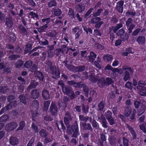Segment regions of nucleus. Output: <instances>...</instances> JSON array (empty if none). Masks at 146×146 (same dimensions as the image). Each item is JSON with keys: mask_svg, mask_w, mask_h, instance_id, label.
I'll return each instance as SVG.
<instances>
[{"mask_svg": "<svg viewBox=\"0 0 146 146\" xmlns=\"http://www.w3.org/2000/svg\"><path fill=\"white\" fill-rule=\"evenodd\" d=\"M123 146H129V140L125 137L123 138Z\"/></svg>", "mask_w": 146, "mask_h": 146, "instance_id": "obj_60", "label": "nucleus"}, {"mask_svg": "<svg viewBox=\"0 0 146 146\" xmlns=\"http://www.w3.org/2000/svg\"><path fill=\"white\" fill-rule=\"evenodd\" d=\"M103 59L106 62L110 61L113 60V56L111 54H107L104 56Z\"/></svg>", "mask_w": 146, "mask_h": 146, "instance_id": "obj_39", "label": "nucleus"}, {"mask_svg": "<svg viewBox=\"0 0 146 146\" xmlns=\"http://www.w3.org/2000/svg\"><path fill=\"white\" fill-rule=\"evenodd\" d=\"M31 106L34 111H36L38 109V101L36 100H34L32 102Z\"/></svg>", "mask_w": 146, "mask_h": 146, "instance_id": "obj_32", "label": "nucleus"}, {"mask_svg": "<svg viewBox=\"0 0 146 146\" xmlns=\"http://www.w3.org/2000/svg\"><path fill=\"white\" fill-rule=\"evenodd\" d=\"M42 96L43 98L45 100H48L50 99L49 91L46 90H43L42 92Z\"/></svg>", "mask_w": 146, "mask_h": 146, "instance_id": "obj_30", "label": "nucleus"}, {"mask_svg": "<svg viewBox=\"0 0 146 146\" xmlns=\"http://www.w3.org/2000/svg\"><path fill=\"white\" fill-rule=\"evenodd\" d=\"M94 8H90L86 12L84 15L83 17L85 19H86L89 16L90 14L92 13Z\"/></svg>", "mask_w": 146, "mask_h": 146, "instance_id": "obj_51", "label": "nucleus"}, {"mask_svg": "<svg viewBox=\"0 0 146 146\" xmlns=\"http://www.w3.org/2000/svg\"><path fill=\"white\" fill-rule=\"evenodd\" d=\"M98 29H96L94 30V35L95 36H102V33L101 32L100 30Z\"/></svg>", "mask_w": 146, "mask_h": 146, "instance_id": "obj_64", "label": "nucleus"}, {"mask_svg": "<svg viewBox=\"0 0 146 146\" xmlns=\"http://www.w3.org/2000/svg\"><path fill=\"white\" fill-rule=\"evenodd\" d=\"M19 98L20 100V102L25 105L27 104L26 101V97L23 94H21L19 96Z\"/></svg>", "mask_w": 146, "mask_h": 146, "instance_id": "obj_43", "label": "nucleus"}, {"mask_svg": "<svg viewBox=\"0 0 146 146\" xmlns=\"http://www.w3.org/2000/svg\"><path fill=\"white\" fill-rule=\"evenodd\" d=\"M89 80L94 82H96L98 81V78L96 77L95 75H93L92 74H91L89 75Z\"/></svg>", "mask_w": 146, "mask_h": 146, "instance_id": "obj_56", "label": "nucleus"}, {"mask_svg": "<svg viewBox=\"0 0 146 146\" xmlns=\"http://www.w3.org/2000/svg\"><path fill=\"white\" fill-rule=\"evenodd\" d=\"M33 64V62L31 61H29L25 62L24 65L25 67L27 68H30Z\"/></svg>", "mask_w": 146, "mask_h": 146, "instance_id": "obj_58", "label": "nucleus"}, {"mask_svg": "<svg viewBox=\"0 0 146 146\" xmlns=\"http://www.w3.org/2000/svg\"><path fill=\"white\" fill-rule=\"evenodd\" d=\"M112 113L109 110H108L105 113V115L107 119H109L112 117Z\"/></svg>", "mask_w": 146, "mask_h": 146, "instance_id": "obj_59", "label": "nucleus"}, {"mask_svg": "<svg viewBox=\"0 0 146 146\" xmlns=\"http://www.w3.org/2000/svg\"><path fill=\"white\" fill-rule=\"evenodd\" d=\"M75 70L77 72H80L84 71L85 69V66L84 65L75 66Z\"/></svg>", "mask_w": 146, "mask_h": 146, "instance_id": "obj_37", "label": "nucleus"}, {"mask_svg": "<svg viewBox=\"0 0 146 146\" xmlns=\"http://www.w3.org/2000/svg\"><path fill=\"white\" fill-rule=\"evenodd\" d=\"M48 111L53 116H56L57 114L58 108L55 102H52Z\"/></svg>", "mask_w": 146, "mask_h": 146, "instance_id": "obj_8", "label": "nucleus"}, {"mask_svg": "<svg viewBox=\"0 0 146 146\" xmlns=\"http://www.w3.org/2000/svg\"><path fill=\"white\" fill-rule=\"evenodd\" d=\"M126 127L128 128L130 133L131 134L133 139L135 140L137 139V135L136 131L133 128L128 124H126Z\"/></svg>", "mask_w": 146, "mask_h": 146, "instance_id": "obj_18", "label": "nucleus"}, {"mask_svg": "<svg viewBox=\"0 0 146 146\" xmlns=\"http://www.w3.org/2000/svg\"><path fill=\"white\" fill-rule=\"evenodd\" d=\"M45 34L47 37L48 36L50 38V39L52 41L53 40L54 41L56 40L57 42V40L56 39L57 33L55 31H52L51 32Z\"/></svg>", "mask_w": 146, "mask_h": 146, "instance_id": "obj_15", "label": "nucleus"}, {"mask_svg": "<svg viewBox=\"0 0 146 146\" xmlns=\"http://www.w3.org/2000/svg\"><path fill=\"white\" fill-rule=\"evenodd\" d=\"M124 1L123 0H120L116 3L115 8L117 10L118 13H122L123 11V6Z\"/></svg>", "mask_w": 146, "mask_h": 146, "instance_id": "obj_11", "label": "nucleus"}, {"mask_svg": "<svg viewBox=\"0 0 146 146\" xmlns=\"http://www.w3.org/2000/svg\"><path fill=\"white\" fill-rule=\"evenodd\" d=\"M125 86L126 88L131 90L133 88L132 82L129 81L126 83Z\"/></svg>", "mask_w": 146, "mask_h": 146, "instance_id": "obj_45", "label": "nucleus"}, {"mask_svg": "<svg viewBox=\"0 0 146 146\" xmlns=\"http://www.w3.org/2000/svg\"><path fill=\"white\" fill-rule=\"evenodd\" d=\"M98 119L103 127L106 128L108 127V123H107L105 117L104 116L101 115L100 117H99Z\"/></svg>", "mask_w": 146, "mask_h": 146, "instance_id": "obj_20", "label": "nucleus"}, {"mask_svg": "<svg viewBox=\"0 0 146 146\" xmlns=\"http://www.w3.org/2000/svg\"><path fill=\"white\" fill-rule=\"evenodd\" d=\"M19 140L16 137H11L9 139L10 144L13 146L17 145L19 143Z\"/></svg>", "mask_w": 146, "mask_h": 146, "instance_id": "obj_24", "label": "nucleus"}, {"mask_svg": "<svg viewBox=\"0 0 146 146\" xmlns=\"http://www.w3.org/2000/svg\"><path fill=\"white\" fill-rule=\"evenodd\" d=\"M141 31V29L140 28H137L135 30H134L133 32L131 33H132L131 35L133 36H136Z\"/></svg>", "mask_w": 146, "mask_h": 146, "instance_id": "obj_62", "label": "nucleus"}, {"mask_svg": "<svg viewBox=\"0 0 146 146\" xmlns=\"http://www.w3.org/2000/svg\"><path fill=\"white\" fill-rule=\"evenodd\" d=\"M48 132L44 129H42L39 132V134L40 137L42 138L46 137L48 135Z\"/></svg>", "mask_w": 146, "mask_h": 146, "instance_id": "obj_31", "label": "nucleus"}, {"mask_svg": "<svg viewBox=\"0 0 146 146\" xmlns=\"http://www.w3.org/2000/svg\"><path fill=\"white\" fill-rule=\"evenodd\" d=\"M105 80L106 86H108L114 83L112 79L110 78H107Z\"/></svg>", "mask_w": 146, "mask_h": 146, "instance_id": "obj_50", "label": "nucleus"}, {"mask_svg": "<svg viewBox=\"0 0 146 146\" xmlns=\"http://www.w3.org/2000/svg\"><path fill=\"white\" fill-rule=\"evenodd\" d=\"M6 5L7 9H8V11L13 10L15 8V4L11 2L8 3Z\"/></svg>", "mask_w": 146, "mask_h": 146, "instance_id": "obj_52", "label": "nucleus"}, {"mask_svg": "<svg viewBox=\"0 0 146 146\" xmlns=\"http://www.w3.org/2000/svg\"><path fill=\"white\" fill-rule=\"evenodd\" d=\"M82 90L84 92V94L85 96L87 97H88L89 94V87L88 86L85 84V86H84L82 87Z\"/></svg>", "mask_w": 146, "mask_h": 146, "instance_id": "obj_36", "label": "nucleus"}, {"mask_svg": "<svg viewBox=\"0 0 146 146\" xmlns=\"http://www.w3.org/2000/svg\"><path fill=\"white\" fill-rule=\"evenodd\" d=\"M76 8L78 10V12L80 13L83 12L85 10V6L84 4L80 3L78 4Z\"/></svg>", "mask_w": 146, "mask_h": 146, "instance_id": "obj_28", "label": "nucleus"}, {"mask_svg": "<svg viewBox=\"0 0 146 146\" xmlns=\"http://www.w3.org/2000/svg\"><path fill=\"white\" fill-rule=\"evenodd\" d=\"M89 107L88 105L82 104H81L82 112L83 114H86L89 112Z\"/></svg>", "mask_w": 146, "mask_h": 146, "instance_id": "obj_23", "label": "nucleus"}, {"mask_svg": "<svg viewBox=\"0 0 146 146\" xmlns=\"http://www.w3.org/2000/svg\"><path fill=\"white\" fill-rule=\"evenodd\" d=\"M97 82L98 86L100 88H103L106 86V80L104 78L98 79Z\"/></svg>", "mask_w": 146, "mask_h": 146, "instance_id": "obj_25", "label": "nucleus"}, {"mask_svg": "<svg viewBox=\"0 0 146 146\" xmlns=\"http://www.w3.org/2000/svg\"><path fill=\"white\" fill-rule=\"evenodd\" d=\"M48 37L46 36L45 34L41 36V40L39 41L40 45L43 46H48L49 42L48 40Z\"/></svg>", "mask_w": 146, "mask_h": 146, "instance_id": "obj_10", "label": "nucleus"}, {"mask_svg": "<svg viewBox=\"0 0 146 146\" xmlns=\"http://www.w3.org/2000/svg\"><path fill=\"white\" fill-rule=\"evenodd\" d=\"M76 82L75 80L68 81L67 82V84L75 88Z\"/></svg>", "mask_w": 146, "mask_h": 146, "instance_id": "obj_63", "label": "nucleus"}, {"mask_svg": "<svg viewBox=\"0 0 146 146\" xmlns=\"http://www.w3.org/2000/svg\"><path fill=\"white\" fill-rule=\"evenodd\" d=\"M100 138L101 140H99V143L98 144V146H103V143L106 140V136L103 133L100 134Z\"/></svg>", "mask_w": 146, "mask_h": 146, "instance_id": "obj_22", "label": "nucleus"}, {"mask_svg": "<svg viewBox=\"0 0 146 146\" xmlns=\"http://www.w3.org/2000/svg\"><path fill=\"white\" fill-rule=\"evenodd\" d=\"M85 83L82 82H76L75 88H82L84 86H85Z\"/></svg>", "mask_w": 146, "mask_h": 146, "instance_id": "obj_55", "label": "nucleus"}, {"mask_svg": "<svg viewBox=\"0 0 146 146\" xmlns=\"http://www.w3.org/2000/svg\"><path fill=\"white\" fill-rule=\"evenodd\" d=\"M28 15L31 16V18L33 19L35 18L37 19L38 18V15L36 13L33 12V11H31L28 13Z\"/></svg>", "mask_w": 146, "mask_h": 146, "instance_id": "obj_44", "label": "nucleus"}, {"mask_svg": "<svg viewBox=\"0 0 146 146\" xmlns=\"http://www.w3.org/2000/svg\"><path fill=\"white\" fill-rule=\"evenodd\" d=\"M20 57V56L19 55L13 54L9 56V59L10 60L14 61L17 60V58H19Z\"/></svg>", "mask_w": 146, "mask_h": 146, "instance_id": "obj_46", "label": "nucleus"}, {"mask_svg": "<svg viewBox=\"0 0 146 146\" xmlns=\"http://www.w3.org/2000/svg\"><path fill=\"white\" fill-rule=\"evenodd\" d=\"M136 41L139 44L143 45L145 43V38L144 36H139L137 38Z\"/></svg>", "mask_w": 146, "mask_h": 146, "instance_id": "obj_27", "label": "nucleus"}, {"mask_svg": "<svg viewBox=\"0 0 146 146\" xmlns=\"http://www.w3.org/2000/svg\"><path fill=\"white\" fill-rule=\"evenodd\" d=\"M19 33L22 36H24L27 35V31L26 29L22 25L19 24L18 26Z\"/></svg>", "mask_w": 146, "mask_h": 146, "instance_id": "obj_16", "label": "nucleus"}, {"mask_svg": "<svg viewBox=\"0 0 146 146\" xmlns=\"http://www.w3.org/2000/svg\"><path fill=\"white\" fill-rule=\"evenodd\" d=\"M103 11V9L102 8L98 9L96 12H93L91 15V16L92 15L91 23L92 24L95 25L94 27L96 29L100 28L104 24L103 21H101V18L99 16L101 15H102L103 17L106 16L109 13L108 10L106 9L102 13Z\"/></svg>", "mask_w": 146, "mask_h": 146, "instance_id": "obj_1", "label": "nucleus"}, {"mask_svg": "<svg viewBox=\"0 0 146 146\" xmlns=\"http://www.w3.org/2000/svg\"><path fill=\"white\" fill-rule=\"evenodd\" d=\"M121 70V68L120 69L119 73L122 74L123 73V71H125L123 75V79L125 82H126L130 79V75L133 74V71L131 67L127 65L123 66Z\"/></svg>", "mask_w": 146, "mask_h": 146, "instance_id": "obj_3", "label": "nucleus"}, {"mask_svg": "<svg viewBox=\"0 0 146 146\" xmlns=\"http://www.w3.org/2000/svg\"><path fill=\"white\" fill-rule=\"evenodd\" d=\"M133 20L131 18H128L125 22V24L127 28L128 31V33L131 34L132 32V30L135 27V25L133 23Z\"/></svg>", "mask_w": 146, "mask_h": 146, "instance_id": "obj_6", "label": "nucleus"}, {"mask_svg": "<svg viewBox=\"0 0 146 146\" xmlns=\"http://www.w3.org/2000/svg\"><path fill=\"white\" fill-rule=\"evenodd\" d=\"M25 125V123L24 121H21L19 123V126L17 129V131L19 130H23Z\"/></svg>", "mask_w": 146, "mask_h": 146, "instance_id": "obj_41", "label": "nucleus"}, {"mask_svg": "<svg viewBox=\"0 0 146 146\" xmlns=\"http://www.w3.org/2000/svg\"><path fill=\"white\" fill-rule=\"evenodd\" d=\"M80 126L82 127L84 130H87L92 131H93V128L91 124L89 123H87L85 122H80Z\"/></svg>", "mask_w": 146, "mask_h": 146, "instance_id": "obj_12", "label": "nucleus"}, {"mask_svg": "<svg viewBox=\"0 0 146 146\" xmlns=\"http://www.w3.org/2000/svg\"><path fill=\"white\" fill-rule=\"evenodd\" d=\"M32 130L35 133H37L38 131V127L34 122H33L31 125Z\"/></svg>", "mask_w": 146, "mask_h": 146, "instance_id": "obj_40", "label": "nucleus"}, {"mask_svg": "<svg viewBox=\"0 0 146 146\" xmlns=\"http://www.w3.org/2000/svg\"><path fill=\"white\" fill-rule=\"evenodd\" d=\"M7 38L10 43H14L16 39V37L14 33L12 34L11 35H8Z\"/></svg>", "mask_w": 146, "mask_h": 146, "instance_id": "obj_33", "label": "nucleus"}, {"mask_svg": "<svg viewBox=\"0 0 146 146\" xmlns=\"http://www.w3.org/2000/svg\"><path fill=\"white\" fill-rule=\"evenodd\" d=\"M8 89L5 86H0V93L2 94H5Z\"/></svg>", "mask_w": 146, "mask_h": 146, "instance_id": "obj_54", "label": "nucleus"}, {"mask_svg": "<svg viewBox=\"0 0 146 146\" xmlns=\"http://www.w3.org/2000/svg\"><path fill=\"white\" fill-rule=\"evenodd\" d=\"M63 90L62 91L65 94L73 98H75V95L74 92L70 86H65Z\"/></svg>", "mask_w": 146, "mask_h": 146, "instance_id": "obj_9", "label": "nucleus"}, {"mask_svg": "<svg viewBox=\"0 0 146 146\" xmlns=\"http://www.w3.org/2000/svg\"><path fill=\"white\" fill-rule=\"evenodd\" d=\"M69 17L72 19H75L74 14V10L72 8H69L68 12Z\"/></svg>", "mask_w": 146, "mask_h": 146, "instance_id": "obj_38", "label": "nucleus"}, {"mask_svg": "<svg viewBox=\"0 0 146 146\" xmlns=\"http://www.w3.org/2000/svg\"><path fill=\"white\" fill-rule=\"evenodd\" d=\"M32 46L33 45L29 43H28L26 45L25 50L26 54L28 53L31 49Z\"/></svg>", "mask_w": 146, "mask_h": 146, "instance_id": "obj_48", "label": "nucleus"}, {"mask_svg": "<svg viewBox=\"0 0 146 146\" xmlns=\"http://www.w3.org/2000/svg\"><path fill=\"white\" fill-rule=\"evenodd\" d=\"M48 5L49 7L56 6L57 5V2L55 0H51L48 2Z\"/></svg>", "mask_w": 146, "mask_h": 146, "instance_id": "obj_61", "label": "nucleus"}, {"mask_svg": "<svg viewBox=\"0 0 146 146\" xmlns=\"http://www.w3.org/2000/svg\"><path fill=\"white\" fill-rule=\"evenodd\" d=\"M132 109L130 107H127L125 109L124 115L125 117H128L131 114Z\"/></svg>", "mask_w": 146, "mask_h": 146, "instance_id": "obj_29", "label": "nucleus"}, {"mask_svg": "<svg viewBox=\"0 0 146 146\" xmlns=\"http://www.w3.org/2000/svg\"><path fill=\"white\" fill-rule=\"evenodd\" d=\"M35 75L36 79L40 81H42L44 80V76L43 74L40 71L37 70L35 72Z\"/></svg>", "mask_w": 146, "mask_h": 146, "instance_id": "obj_19", "label": "nucleus"}, {"mask_svg": "<svg viewBox=\"0 0 146 146\" xmlns=\"http://www.w3.org/2000/svg\"><path fill=\"white\" fill-rule=\"evenodd\" d=\"M52 11L55 16L58 17L60 16L62 13V11L58 8H53Z\"/></svg>", "mask_w": 146, "mask_h": 146, "instance_id": "obj_34", "label": "nucleus"}, {"mask_svg": "<svg viewBox=\"0 0 146 146\" xmlns=\"http://www.w3.org/2000/svg\"><path fill=\"white\" fill-rule=\"evenodd\" d=\"M40 92L37 89H34L33 90L31 93V98L34 99L38 98L39 97Z\"/></svg>", "mask_w": 146, "mask_h": 146, "instance_id": "obj_17", "label": "nucleus"}, {"mask_svg": "<svg viewBox=\"0 0 146 146\" xmlns=\"http://www.w3.org/2000/svg\"><path fill=\"white\" fill-rule=\"evenodd\" d=\"M135 108L137 109V113L138 115H141L145 112L146 106L143 104L140 101L135 100L134 102Z\"/></svg>", "mask_w": 146, "mask_h": 146, "instance_id": "obj_4", "label": "nucleus"}, {"mask_svg": "<svg viewBox=\"0 0 146 146\" xmlns=\"http://www.w3.org/2000/svg\"><path fill=\"white\" fill-rule=\"evenodd\" d=\"M8 17H6L5 21V25L8 29L11 28L13 26V23L12 17L10 13H9Z\"/></svg>", "mask_w": 146, "mask_h": 146, "instance_id": "obj_7", "label": "nucleus"}, {"mask_svg": "<svg viewBox=\"0 0 146 146\" xmlns=\"http://www.w3.org/2000/svg\"><path fill=\"white\" fill-rule=\"evenodd\" d=\"M79 117L80 120L84 121L83 122L86 123L88 120V116H84L83 115H80Z\"/></svg>", "mask_w": 146, "mask_h": 146, "instance_id": "obj_49", "label": "nucleus"}, {"mask_svg": "<svg viewBox=\"0 0 146 146\" xmlns=\"http://www.w3.org/2000/svg\"><path fill=\"white\" fill-rule=\"evenodd\" d=\"M143 82L141 81H139V84L138 86L140 88V90L139 93L140 95L142 96H146V88L144 86H139V84L143 85V86L145 85V84L142 83Z\"/></svg>", "mask_w": 146, "mask_h": 146, "instance_id": "obj_14", "label": "nucleus"}, {"mask_svg": "<svg viewBox=\"0 0 146 146\" xmlns=\"http://www.w3.org/2000/svg\"><path fill=\"white\" fill-rule=\"evenodd\" d=\"M66 127L68 133L70 135H72V137L77 138L80 135L78 125L77 122H75L73 124L69 125L68 126Z\"/></svg>", "mask_w": 146, "mask_h": 146, "instance_id": "obj_2", "label": "nucleus"}, {"mask_svg": "<svg viewBox=\"0 0 146 146\" xmlns=\"http://www.w3.org/2000/svg\"><path fill=\"white\" fill-rule=\"evenodd\" d=\"M47 24H45L39 28H36L37 29L39 33L44 32L48 27Z\"/></svg>", "mask_w": 146, "mask_h": 146, "instance_id": "obj_35", "label": "nucleus"}, {"mask_svg": "<svg viewBox=\"0 0 146 146\" xmlns=\"http://www.w3.org/2000/svg\"><path fill=\"white\" fill-rule=\"evenodd\" d=\"M24 64V62L20 60H18L16 62L15 65L17 68H19L21 67Z\"/></svg>", "mask_w": 146, "mask_h": 146, "instance_id": "obj_47", "label": "nucleus"}, {"mask_svg": "<svg viewBox=\"0 0 146 146\" xmlns=\"http://www.w3.org/2000/svg\"><path fill=\"white\" fill-rule=\"evenodd\" d=\"M52 44L50 45H48L47 46L48 48L47 54L48 57L49 58H52L55 54V50L54 47L56 45L57 42L56 40L54 41L51 42Z\"/></svg>", "mask_w": 146, "mask_h": 146, "instance_id": "obj_5", "label": "nucleus"}, {"mask_svg": "<svg viewBox=\"0 0 146 146\" xmlns=\"http://www.w3.org/2000/svg\"><path fill=\"white\" fill-rule=\"evenodd\" d=\"M106 104L105 100H102L100 101L98 105V110L100 111H103Z\"/></svg>", "mask_w": 146, "mask_h": 146, "instance_id": "obj_21", "label": "nucleus"}, {"mask_svg": "<svg viewBox=\"0 0 146 146\" xmlns=\"http://www.w3.org/2000/svg\"><path fill=\"white\" fill-rule=\"evenodd\" d=\"M129 34L128 33H124L123 35L121 36V38L124 41H125L126 40H128L129 38Z\"/></svg>", "mask_w": 146, "mask_h": 146, "instance_id": "obj_57", "label": "nucleus"}, {"mask_svg": "<svg viewBox=\"0 0 146 146\" xmlns=\"http://www.w3.org/2000/svg\"><path fill=\"white\" fill-rule=\"evenodd\" d=\"M18 126L17 123L14 121H11L8 123L6 126L7 129L9 131L13 130Z\"/></svg>", "mask_w": 146, "mask_h": 146, "instance_id": "obj_13", "label": "nucleus"}, {"mask_svg": "<svg viewBox=\"0 0 146 146\" xmlns=\"http://www.w3.org/2000/svg\"><path fill=\"white\" fill-rule=\"evenodd\" d=\"M38 84V83L34 80H32L30 84L27 87L28 90H30L33 88H35L36 86Z\"/></svg>", "mask_w": 146, "mask_h": 146, "instance_id": "obj_26", "label": "nucleus"}, {"mask_svg": "<svg viewBox=\"0 0 146 146\" xmlns=\"http://www.w3.org/2000/svg\"><path fill=\"white\" fill-rule=\"evenodd\" d=\"M9 118V116L7 115H4L0 117V122L5 123Z\"/></svg>", "mask_w": 146, "mask_h": 146, "instance_id": "obj_42", "label": "nucleus"}, {"mask_svg": "<svg viewBox=\"0 0 146 146\" xmlns=\"http://www.w3.org/2000/svg\"><path fill=\"white\" fill-rule=\"evenodd\" d=\"M32 67L30 68L29 70L32 72H34L37 71V70L38 69V66L35 64H33V65L31 66Z\"/></svg>", "mask_w": 146, "mask_h": 146, "instance_id": "obj_53", "label": "nucleus"}]
</instances>
